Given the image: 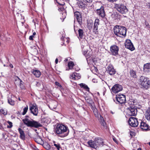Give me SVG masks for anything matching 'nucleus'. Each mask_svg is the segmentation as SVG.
I'll return each mask as SVG.
<instances>
[{"label":"nucleus","mask_w":150,"mask_h":150,"mask_svg":"<svg viewBox=\"0 0 150 150\" xmlns=\"http://www.w3.org/2000/svg\"><path fill=\"white\" fill-rule=\"evenodd\" d=\"M55 132L59 136L64 137L68 134L69 130L66 126L62 124H58L55 128Z\"/></svg>","instance_id":"f257e3e1"},{"label":"nucleus","mask_w":150,"mask_h":150,"mask_svg":"<svg viewBox=\"0 0 150 150\" xmlns=\"http://www.w3.org/2000/svg\"><path fill=\"white\" fill-rule=\"evenodd\" d=\"M83 54L86 58L88 64H91L93 62H95L96 61L95 56L92 55V52L91 51L83 50Z\"/></svg>","instance_id":"f03ea898"},{"label":"nucleus","mask_w":150,"mask_h":150,"mask_svg":"<svg viewBox=\"0 0 150 150\" xmlns=\"http://www.w3.org/2000/svg\"><path fill=\"white\" fill-rule=\"evenodd\" d=\"M26 118L23 119L22 121L28 127H33L35 128H38L42 126L41 125L39 122L34 120H30L27 117H28L29 116L26 115L25 116Z\"/></svg>","instance_id":"7ed1b4c3"},{"label":"nucleus","mask_w":150,"mask_h":150,"mask_svg":"<svg viewBox=\"0 0 150 150\" xmlns=\"http://www.w3.org/2000/svg\"><path fill=\"white\" fill-rule=\"evenodd\" d=\"M114 32L115 35L119 37L125 36L126 33V28L120 25H116L114 28Z\"/></svg>","instance_id":"20e7f679"},{"label":"nucleus","mask_w":150,"mask_h":150,"mask_svg":"<svg viewBox=\"0 0 150 150\" xmlns=\"http://www.w3.org/2000/svg\"><path fill=\"white\" fill-rule=\"evenodd\" d=\"M114 101L117 104H123L126 101L125 96L123 94L117 95L116 96L115 100H114Z\"/></svg>","instance_id":"39448f33"},{"label":"nucleus","mask_w":150,"mask_h":150,"mask_svg":"<svg viewBox=\"0 0 150 150\" xmlns=\"http://www.w3.org/2000/svg\"><path fill=\"white\" fill-rule=\"evenodd\" d=\"M115 7L120 13L122 14H125L128 11V9L126 6L123 4H115Z\"/></svg>","instance_id":"423d86ee"},{"label":"nucleus","mask_w":150,"mask_h":150,"mask_svg":"<svg viewBox=\"0 0 150 150\" xmlns=\"http://www.w3.org/2000/svg\"><path fill=\"white\" fill-rule=\"evenodd\" d=\"M141 84L144 88L147 89L150 86V81L149 79L144 76H141L140 78Z\"/></svg>","instance_id":"0eeeda50"},{"label":"nucleus","mask_w":150,"mask_h":150,"mask_svg":"<svg viewBox=\"0 0 150 150\" xmlns=\"http://www.w3.org/2000/svg\"><path fill=\"white\" fill-rule=\"evenodd\" d=\"M129 125L132 127H136L138 125V122L137 118L134 117H131L129 120Z\"/></svg>","instance_id":"6e6552de"},{"label":"nucleus","mask_w":150,"mask_h":150,"mask_svg":"<svg viewBox=\"0 0 150 150\" xmlns=\"http://www.w3.org/2000/svg\"><path fill=\"white\" fill-rule=\"evenodd\" d=\"M122 89V86L118 84L115 85L111 89L112 91L115 93H116L121 91Z\"/></svg>","instance_id":"1a4fd4ad"},{"label":"nucleus","mask_w":150,"mask_h":150,"mask_svg":"<svg viewBox=\"0 0 150 150\" xmlns=\"http://www.w3.org/2000/svg\"><path fill=\"white\" fill-rule=\"evenodd\" d=\"M106 69L108 73L111 75H114L116 73L115 69L111 64H110L108 66Z\"/></svg>","instance_id":"9d476101"},{"label":"nucleus","mask_w":150,"mask_h":150,"mask_svg":"<svg viewBox=\"0 0 150 150\" xmlns=\"http://www.w3.org/2000/svg\"><path fill=\"white\" fill-rule=\"evenodd\" d=\"M125 46L126 48L131 51H133L135 49L133 44L129 40H126L125 43Z\"/></svg>","instance_id":"9b49d317"},{"label":"nucleus","mask_w":150,"mask_h":150,"mask_svg":"<svg viewBox=\"0 0 150 150\" xmlns=\"http://www.w3.org/2000/svg\"><path fill=\"white\" fill-rule=\"evenodd\" d=\"M119 48L117 46L113 45L110 47V51L111 54L114 55H116L118 54Z\"/></svg>","instance_id":"f8f14e48"},{"label":"nucleus","mask_w":150,"mask_h":150,"mask_svg":"<svg viewBox=\"0 0 150 150\" xmlns=\"http://www.w3.org/2000/svg\"><path fill=\"white\" fill-rule=\"evenodd\" d=\"M30 110L31 112L35 116H37L38 113V106L33 105L30 107Z\"/></svg>","instance_id":"ddd939ff"},{"label":"nucleus","mask_w":150,"mask_h":150,"mask_svg":"<svg viewBox=\"0 0 150 150\" xmlns=\"http://www.w3.org/2000/svg\"><path fill=\"white\" fill-rule=\"evenodd\" d=\"M129 114L130 116H135L137 113V109L134 107H130L128 108Z\"/></svg>","instance_id":"4468645a"},{"label":"nucleus","mask_w":150,"mask_h":150,"mask_svg":"<svg viewBox=\"0 0 150 150\" xmlns=\"http://www.w3.org/2000/svg\"><path fill=\"white\" fill-rule=\"evenodd\" d=\"M99 24V20L98 18L96 19L94 22V27L93 29V32L96 34H98V28Z\"/></svg>","instance_id":"2eb2a0df"},{"label":"nucleus","mask_w":150,"mask_h":150,"mask_svg":"<svg viewBox=\"0 0 150 150\" xmlns=\"http://www.w3.org/2000/svg\"><path fill=\"white\" fill-rule=\"evenodd\" d=\"M74 17L76 18L78 22L80 25L82 23V18L80 13L78 11H76L74 13Z\"/></svg>","instance_id":"dca6fc26"},{"label":"nucleus","mask_w":150,"mask_h":150,"mask_svg":"<svg viewBox=\"0 0 150 150\" xmlns=\"http://www.w3.org/2000/svg\"><path fill=\"white\" fill-rule=\"evenodd\" d=\"M96 13L98 15L102 18H104L105 16L104 8L102 6L100 7V8L96 10Z\"/></svg>","instance_id":"f3484780"},{"label":"nucleus","mask_w":150,"mask_h":150,"mask_svg":"<svg viewBox=\"0 0 150 150\" xmlns=\"http://www.w3.org/2000/svg\"><path fill=\"white\" fill-rule=\"evenodd\" d=\"M87 143L89 146L92 148L96 149L98 147L96 140L94 141L90 140L88 141Z\"/></svg>","instance_id":"a211bd4d"},{"label":"nucleus","mask_w":150,"mask_h":150,"mask_svg":"<svg viewBox=\"0 0 150 150\" xmlns=\"http://www.w3.org/2000/svg\"><path fill=\"white\" fill-rule=\"evenodd\" d=\"M99 122L102 126V128L103 129H107V127L105 122L104 121L103 118V117L101 116H100V118L99 120Z\"/></svg>","instance_id":"6ab92c4d"},{"label":"nucleus","mask_w":150,"mask_h":150,"mask_svg":"<svg viewBox=\"0 0 150 150\" xmlns=\"http://www.w3.org/2000/svg\"><path fill=\"white\" fill-rule=\"evenodd\" d=\"M18 129L20 134V138L23 140H24L25 139V135L24 131L20 128H18Z\"/></svg>","instance_id":"aec40b11"},{"label":"nucleus","mask_w":150,"mask_h":150,"mask_svg":"<svg viewBox=\"0 0 150 150\" xmlns=\"http://www.w3.org/2000/svg\"><path fill=\"white\" fill-rule=\"evenodd\" d=\"M140 126L141 129L144 130H147L149 128V125L146 123L143 122H141Z\"/></svg>","instance_id":"412c9836"},{"label":"nucleus","mask_w":150,"mask_h":150,"mask_svg":"<svg viewBox=\"0 0 150 150\" xmlns=\"http://www.w3.org/2000/svg\"><path fill=\"white\" fill-rule=\"evenodd\" d=\"M34 140L35 142L39 144H42L43 143L42 140L40 137L38 135H37L36 137L34 138Z\"/></svg>","instance_id":"4be33fe9"},{"label":"nucleus","mask_w":150,"mask_h":150,"mask_svg":"<svg viewBox=\"0 0 150 150\" xmlns=\"http://www.w3.org/2000/svg\"><path fill=\"white\" fill-rule=\"evenodd\" d=\"M144 70L145 72L150 71V63H148L144 65Z\"/></svg>","instance_id":"5701e85b"},{"label":"nucleus","mask_w":150,"mask_h":150,"mask_svg":"<svg viewBox=\"0 0 150 150\" xmlns=\"http://www.w3.org/2000/svg\"><path fill=\"white\" fill-rule=\"evenodd\" d=\"M32 72L33 75L37 77H39L41 75L40 72L38 70L33 69Z\"/></svg>","instance_id":"b1692460"},{"label":"nucleus","mask_w":150,"mask_h":150,"mask_svg":"<svg viewBox=\"0 0 150 150\" xmlns=\"http://www.w3.org/2000/svg\"><path fill=\"white\" fill-rule=\"evenodd\" d=\"M13 97L11 96V97H9L8 99V103L10 105H13L15 104V102L13 99Z\"/></svg>","instance_id":"393cba45"},{"label":"nucleus","mask_w":150,"mask_h":150,"mask_svg":"<svg viewBox=\"0 0 150 150\" xmlns=\"http://www.w3.org/2000/svg\"><path fill=\"white\" fill-rule=\"evenodd\" d=\"M79 85L80 86L83 88L85 89L86 91H89V88L87 86V85H86L85 84H84L83 83H81L79 84Z\"/></svg>","instance_id":"a878e982"},{"label":"nucleus","mask_w":150,"mask_h":150,"mask_svg":"<svg viewBox=\"0 0 150 150\" xmlns=\"http://www.w3.org/2000/svg\"><path fill=\"white\" fill-rule=\"evenodd\" d=\"M97 144V146H98L99 145L102 144L103 145V142L102 139L99 138L95 139Z\"/></svg>","instance_id":"bb28decb"},{"label":"nucleus","mask_w":150,"mask_h":150,"mask_svg":"<svg viewBox=\"0 0 150 150\" xmlns=\"http://www.w3.org/2000/svg\"><path fill=\"white\" fill-rule=\"evenodd\" d=\"M146 117L148 120L150 121V108L147 110Z\"/></svg>","instance_id":"cd10ccee"},{"label":"nucleus","mask_w":150,"mask_h":150,"mask_svg":"<svg viewBox=\"0 0 150 150\" xmlns=\"http://www.w3.org/2000/svg\"><path fill=\"white\" fill-rule=\"evenodd\" d=\"M74 65V64L73 62L70 61L68 63V67L69 69H66L67 70H69V69H73Z\"/></svg>","instance_id":"c85d7f7f"},{"label":"nucleus","mask_w":150,"mask_h":150,"mask_svg":"<svg viewBox=\"0 0 150 150\" xmlns=\"http://www.w3.org/2000/svg\"><path fill=\"white\" fill-rule=\"evenodd\" d=\"M130 74L131 76L133 78H136L137 75H136V72L133 70H130Z\"/></svg>","instance_id":"c756f323"},{"label":"nucleus","mask_w":150,"mask_h":150,"mask_svg":"<svg viewBox=\"0 0 150 150\" xmlns=\"http://www.w3.org/2000/svg\"><path fill=\"white\" fill-rule=\"evenodd\" d=\"M16 81L19 83V86L20 88L22 89L24 88V86H23L22 82V81L20 79H18Z\"/></svg>","instance_id":"7c9ffc66"},{"label":"nucleus","mask_w":150,"mask_h":150,"mask_svg":"<svg viewBox=\"0 0 150 150\" xmlns=\"http://www.w3.org/2000/svg\"><path fill=\"white\" fill-rule=\"evenodd\" d=\"M85 99L86 100V102L90 104V105L92 104L93 103V101L91 99V98L88 97H86L85 98Z\"/></svg>","instance_id":"2f4dec72"},{"label":"nucleus","mask_w":150,"mask_h":150,"mask_svg":"<svg viewBox=\"0 0 150 150\" xmlns=\"http://www.w3.org/2000/svg\"><path fill=\"white\" fill-rule=\"evenodd\" d=\"M79 37L81 38L83 36V30L81 29H79L78 30Z\"/></svg>","instance_id":"473e14b6"},{"label":"nucleus","mask_w":150,"mask_h":150,"mask_svg":"<svg viewBox=\"0 0 150 150\" xmlns=\"http://www.w3.org/2000/svg\"><path fill=\"white\" fill-rule=\"evenodd\" d=\"M77 74L76 73H73L70 76V78L72 79L75 80V77L76 76V75Z\"/></svg>","instance_id":"72a5a7b5"},{"label":"nucleus","mask_w":150,"mask_h":150,"mask_svg":"<svg viewBox=\"0 0 150 150\" xmlns=\"http://www.w3.org/2000/svg\"><path fill=\"white\" fill-rule=\"evenodd\" d=\"M93 111L94 114L95 115L96 117H98V113L97 111V109L93 107Z\"/></svg>","instance_id":"f704fd0d"},{"label":"nucleus","mask_w":150,"mask_h":150,"mask_svg":"<svg viewBox=\"0 0 150 150\" xmlns=\"http://www.w3.org/2000/svg\"><path fill=\"white\" fill-rule=\"evenodd\" d=\"M28 109V106H26V107H25L23 109V111L22 113V115H25L27 112Z\"/></svg>","instance_id":"c9c22d12"},{"label":"nucleus","mask_w":150,"mask_h":150,"mask_svg":"<svg viewBox=\"0 0 150 150\" xmlns=\"http://www.w3.org/2000/svg\"><path fill=\"white\" fill-rule=\"evenodd\" d=\"M7 122L9 124V125H7V127L8 128H11L13 126L12 122L9 121H8Z\"/></svg>","instance_id":"e433bc0d"},{"label":"nucleus","mask_w":150,"mask_h":150,"mask_svg":"<svg viewBox=\"0 0 150 150\" xmlns=\"http://www.w3.org/2000/svg\"><path fill=\"white\" fill-rule=\"evenodd\" d=\"M54 145L55 146L57 149L58 150H60V144L58 143L55 144L54 143Z\"/></svg>","instance_id":"4c0bfd02"},{"label":"nucleus","mask_w":150,"mask_h":150,"mask_svg":"<svg viewBox=\"0 0 150 150\" xmlns=\"http://www.w3.org/2000/svg\"><path fill=\"white\" fill-rule=\"evenodd\" d=\"M36 85L37 86H38L39 87H40L41 86V87H42V86L41 85V83L39 82H37V83L36 84Z\"/></svg>","instance_id":"58836bf2"},{"label":"nucleus","mask_w":150,"mask_h":150,"mask_svg":"<svg viewBox=\"0 0 150 150\" xmlns=\"http://www.w3.org/2000/svg\"><path fill=\"white\" fill-rule=\"evenodd\" d=\"M47 149H50V146L49 144H47L46 147H45Z\"/></svg>","instance_id":"ea45409f"},{"label":"nucleus","mask_w":150,"mask_h":150,"mask_svg":"<svg viewBox=\"0 0 150 150\" xmlns=\"http://www.w3.org/2000/svg\"><path fill=\"white\" fill-rule=\"evenodd\" d=\"M113 140L117 144H118V142L117 141V140H116V139L115 138H113Z\"/></svg>","instance_id":"a19ab883"},{"label":"nucleus","mask_w":150,"mask_h":150,"mask_svg":"<svg viewBox=\"0 0 150 150\" xmlns=\"http://www.w3.org/2000/svg\"><path fill=\"white\" fill-rule=\"evenodd\" d=\"M55 84L56 85L58 86H61V85L60 84V83H58V82H55Z\"/></svg>","instance_id":"79ce46f5"},{"label":"nucleus","mask_w":150,"mask_h":150,"mask_svg":"<svg viewBox=\"0 0 150 150\" xmlns=\"http://www.w3.org/2000/svg\"><path fill=\"white\" fill-rule=\"evenodd\" d=\"M34 37L33 36V35H31L30 36V37H29V39L30 40H33V38Z\"/></svg>","instance_id":"37998d69"},{"label":"nucleus","mask_w":150,"mask_h":150,"mask_svg":"<svg viewBox=\"0 0 150 150\" xmlns=\"http://www.w3.org/2000/svg\"><path fill=\"white\" fill-rule=\"evenodd\" d=\"M90 106L91 108L92 109V110H93V107H95V106L93 104H92L90 105Z\"/></svg>","instance_id":"c03bdc74"},{"label":"nucleus","mask_w":150,"mask_h":150,"mask_svg":"<svg viewBox=\"0 0 150 150\" xmlns=\"http://www.w3.org/2000/svg\"><path fill=\"white\" fill-rule=\"evenodd\" d=\"M84 1H85L87 2L90 3L92 1V0H83Z\"/></svg>","instance_id":"a18cd8bd"},{"label":"nucleus","mask_w":150,"mask_h":150,"mask_svg":"<svg viewBox=\"0 0 150 150\" xmlns=\"http://www.w3.org/2000/svg\"><path fill=\"white\" fill-rule=\"evenodd\" d=\"M109 1L112 2L114 1H116L117 0H108Z\"/></svg>","instance_id":"49530a36"},{"label":"nucleus","mask_w":150,"mask_h":150,"mask_svg":"<svg viewBox=\"0 0 150 150\" xmlns=\"http://www.w3.org/2000/svg\"><path fill=\"white\" fill-rule=\"evenodd\" d=\"M58 59L57 58H56L55 59V62L56 64H57V63H58Z\"/></svg>","instance_id":"de8ad7c7"},{"label":"nucleus","mask_w":150,"mask_h":150,"mask_svg":"<svg viewBox=\"0 0 150 150\" xmlns=\"http://www.w3.org/2000/svg\"><path fill=\"white\" fill-rule=\"evenodd\" d=\"M65 62H67L68 61V58H66L64 60Z\"/></svg>","instance_id":"09e8293b"},{"label":"nucleus","mask_w":150,"mask_h":150,"mask_svg":"<svg viewBox=\"0 0 150 150\" xmlns=\"http://www.w3.org/2000/svg\"><path fill=\"white\" fill-rule=\"evenodd\" d=\"M35 34H36V33H35V32H34L33 33V35H33V36H34H34Z\"/></svg>","instance_id":"8fccbe9b"},{"label":"nucleus","mask_w":150,"mask_h":150,"mask_svg":"<svg viewBox=\"0 0 150 150\" xmlns=\"http://www.w3.org/2000/svg\"><path fill=\"white\" fill-rule=\"evenodd\" d=\"M10 66L11 68H13V66L12 64L10 65Z\"/></svg>","instance_id":"3c124183"},{"label":"nucleus","mask_w":150,"mask_h":150,"mask_svg":"<svg viewBox=\"0 0 150 150\" xmlns=\"http://www.w3.org/2000/svg\"><path fill=\"white\" fill-rule=\"evenodd\" d=\"M148 6H149V7L150 8V4H149L148 5Z\"/></svg>","instance_id":"603ef678"},{"label":"nucleus","mask_w":150,"mask_h":150,"mask_svg":"<svg viewBox=\"0 0 150 150\" xmlns=\"http://www.w3.org/2000/svg\"><path fill=\"white\" fill-rule=\"evenodd\" d=\"M137 150H141V148H139L137 149Z\"/></svg>","instance_id":"864d4df0"},{"label":"nucleus","mask_w":150,"mask_h":150,"mask_svg":"<svg viewBox=\"0 0 150 150\" xmlns=\"http://www.w3.org/2000/svg\"><path fill=\"white\" fill-rule=\"evenodd\" d=\"M81 7H83L84 6H83V5H81Z\"/></svg>","instance_id":"5fc2aeb1"},{"label":"nucleus","mask_w":150,"mask_h":150,"mask_svg":"<svg viewBox=\"0 0 150 150\" xmlns=\"http://www.w3.org/2000/svg\"><path fill=\"white\" fill-rule=\"evenodd\" d=\"M18 100H20V101L21 100V99H20V98H18Z\"/></svg>","instance_id":"6e6d98bb"},{"label":"nucleus","mask_w":150,"mask_h":150,"mask_svg":"<svg viewBox=\"0 0 150 150\" xmlns=\"http://www.w3.org/2000/svg\"><path fill=\"white\" fill-rule=\"evenodd\" d=\"M149 144L150 146V142L149 143Z\"/></svg>","instance_id":"4d7b16f0"},{"label":"nucleus","mask_w":150,"mask_h":150,"mask_svg":"<svg viewBox=\"0 0 150 150\" xmlns=\"http://www.w3.org/2000/svg\"><path fill=\"white\" fill-rule=\"evenodd\" d=\"M74 30L75 31H76V30H75V28H74Z\"/></svg>","instance_id":"13d9d810"},{"label":"nucleus","mask_w":150,"mask_h":150,"mask_svg":"<svg viewBox=\"0 0 150 150\" xmlns=\"http://www.w3.org/2000/svg\"><path fill=\"white\" fill-rule=\"evenodd\" d=\"M61 39L62 40V38H61Z\"/></svg>","instance_id":"bf43d9fd"},{"label":"nucleus","mask_w":150,"mask_h":150,"mask_svg":"<svg viewBox=\"0 0 150 150\" xmlns=\"http://www.w3.org/2000/svg\"><path fill=\"white\" fill-rule=\"evenodd\" d=\"M79 78H80V76H79Z\"/></svg>","instance_id":"052dcab7"}]
</instances>
